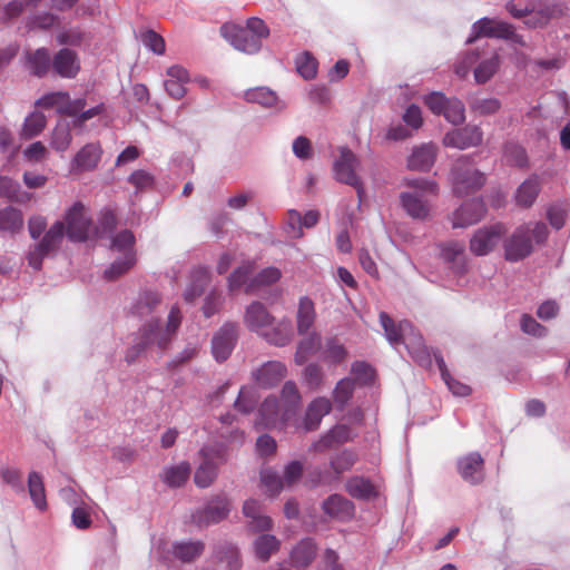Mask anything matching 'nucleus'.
I'll return each mask as SVG.
<instances>
[{"label":"nucleus","mask_w":570,"mask_h":570,"mask_svg":"<svg viewBox=\"0 0 570 570\" xmlns=\"http://www.w3.org/2000/svg\"><path fill=\"white\" fill-rule=\"evenodd\" d=\"M243 321L248 331L257 334L272 345L285 346L293 337L291 321L281 320L276 322V318L262 302H252L245 308Z\"/></svg>","instance_id":"nucleus-1"},{"label":"nucleus","mask_w":570,"mask_h":570,"mask_svg":"<svg viewBox=\"0 0 570 570\" xmlns=\"http://www.w3.org/2000/svg\"><path fill=\"white\" fill-rule=\"evenodd\" d=\"M406 190L400 194V203L404 212L413 219L428 220L431 218L432 198L439 194L434 180L414 178L404 180Z\"/></svg>","instance_id":"nucleus-2"},{"label":"nucleus","mask_w":570,"mask_h":570,"mask_svg":"<svg viewBox=\"0 0 570 570\" xmlns=\"http://www.w3.org/2000/svg\"><path fill=\"white\" fill-rule=\"evenodd\" d=\"M548 235V227L542 222L520 225L504 239V258L508 262L524 259L533 252V243H544Z\"/></svg>","instance_id":"nucleus-3"},{"label":"nucleus","mask_w":570,"mask_h":570,"mask_svg":"<svg viewBox=\"0 0 570 570\" xmlns=\"http://www.w3.org/2000/svg\"><path fill=\"white\" fill-rule=\"evenodd\" d=\"M181 322V313L178 306H173L168 314L165 328H159L157 324H144L140 328V342L131 346L126 354V361L132 363L136 357L148 346L157 345L159 348H166L174 338Z\"/></svg>","instance_id":"nucleus-4"},{"label":"nucleus","mask_w":570,"mask_h":570,"mask_svg":"<svg viewBox=\"0 0 570 570\" xmlns=\"http://www.w3.org/2000/svg\"><path fill=\"white\" fill-rule=\"evenodd\" d=\"M360 165L361 161L358 157L347 147L340 148V156L333 165L335 179L356 190L358 204H361L365 194L364 184L356 173Z\"/></svg>","instance_id":"nucleus-5"},{"label":"nucleus","mask_w":570,"mask_h":570,"mask_svg":"<svg viewBox=\"0 0 570 570\" xmlns=\"http://www.w3.org/2000/svg\"><path fill=\"white\" fill-rule=\"evenodd\" d=\"M65 229L62 222H56L47 230L42 239L29 250L27 259L32 268L40 269L42 259L60 246L65 236Z\"/></svg>","instance_id":"nucleus-6"},{"label":"nucleus","mask_w":570,"mask_h":570,"mask_svg":"<svg viewBox=\"0 0 570 570\" xmlns=\"http://www.w3.org/2000/svg\"><path fill=\"white\" fill-rule=\"evenodd\" d=\"M230 509V500L225 494H219L212 498L205 507L197 509L191 514V520L197 527L205 528L226 519Z\"/></svg>","instance_id":"nucleus-7"},{"label":"nucleus","mask_w":570,"mask_h":570,"mask_svg":"<svg viewBox=\"0 0 570 570\" xmlns=\"http://www.w3.org/2000/svg\"><path fill=\"white\" fill-rule=\"evenodd\" d=\"M222 37L227 40L236 50L254 55L262 48L257 36L249 33L245 27L233 22H226L220 27Z\"/></svg>","instance_id":"nucleus-8"},{"label":"nucleus","mask_w":570,"mask_h":570,"mask_svg":"<svg viewBox=\"0 0 570 570\" xmlns=\"http://www.w3.org/2000/svg\"><path fill=\"white\" fill-rule=\"evenodd\" d=\"M452 181L455 194L466 195L481 188L485 177L481 171L468 167L464 161L460 160L452 169Z\"/></svg>","instance_id":"nucleus-9"},{"label":"nucleus","mask_w":570,"mask_h":570,"mask_svg":"<svg viewBox=\"0 0 570 570\" xmlns=\"http://www.w3.org/2000/svg\"><path fill=\"white\" fill-rule=\"evenodd\" d=\"M505 228L502 224H494L478 229L470 240V249L478 256L488 255L499 244Z\"/></svg>","instance_id":"nucleus-10"},{"label":"nucleus","mask_w":570,"mask_h":570,"mask_svg":"<svg viewBox=\"0 0 570 570\" xmlns=\"http://www.w3.org/2000/svg\"><path fill=\"white\" fill-rule=\"evenodd\" d=\"M161 296L157 292L144 291L131 305L130 313L138 318L148 320L145 324L154 323L159 328H165V326H160L158 318L154 317L161 308Z\"/></svg>","instance_id":"nucleus-11"},{"label":"nucleus","mask_w":570,"mask_h":570,"mask_svg":"<svg viewBox=\"0 0 570 570\" xmlns=\"http://www.w3.org/2000/svg\"><path fill=\"white\" fill-rule=\"evenodd\" d=\"M67 237L72 242H83L87 239L91 220L87 217L85 206L76 203L66 214Z\"/></svg>","instance_id":"nucleus-12"},{"label":"nucleus","mask_w":570,"mask_h":570,"mask_svg":"<svg viewBox=\"0 0 570 570\" xmlns=\"http://www.w3.org/2000/svg\"><path fill=\"white\" fill-rule=\"evenodd\" d=\"M401 344H404L412 357L422 366L431 365V355L424 344L422 335L409 321L403 323Z\"/></svg>","instance_id":"nucleus-13"},{"label":"nucleus","mask_w":570,"mask_h":570,"mask_svg":"<svg viewBox=\"0 0 570 570\" xmlns=\"http://www.w3.org/2000/svg\"><path fill=\"white\" fill-rule=\"evenodd\" d=\"M511 35L512 24L484 17L472 24L471 36L466 39V43H472L480 37L504 39Z\"/></svg>","instance_id":"nucleus-14"},{"label":"nucleus","mask_w":570,"mask_h":570,"mask_svg":"<svg viewBox=\"0 0 570 570\" xmlns=\"http://www.w3.org/2000/svg\"><path fill=\"white\" fill-rule=\"evenodd\" d=\"M236 323H225L212 340V352L216 361L227 360L238 337Z\"/></svg>","instance_id":"nucleus-15"},{"label":"nucleus","mask_w":570,"mask_h":570,"mask_svg":"<svg viewBox=\"0 0 570 570\" xmlns=\"http://www.w3.org/2000/svg\"><path fill=\"white\" fill-rule=\"evenodd\" d=\"M483 132L478 126L466 125L446 132L443 145L450 148L466 149L481 145Z\"/></svg>","instance_id":"nucleus-16"},{"label":"nucleus","mask_w":570,"mask_h":570,"mask_svg":"<svg viewBox=\"0 0 570 570\" xmlns=\"http://www.w3.org/2000/svg\"><path fill=\"white\" fill-rule=\"evenodd\" d=\"M485 213L484 204L480 199L464 203L451 216L453 228H464L478 223Z\"/></svg>","instance_id":"nucleus-17"},{"label":"nucleus","mask_w":570,"mask_h":570,"mask_svg":"<svg viewBox=\"0 0 570 570\" xmlns=\"http://www.w3.org/2000/svg\"><path fill=\"white\" fill-rule=\"evenodd\" d=\"M101 147L99 144L90 142L85 145L72 158L70 173L79 174L94 170L101 158Z\"/></svg>","instance_id":"nucleus-18"},{"label":"nucleus","mask_w":570,"mask_h":570,"mask_svg":"<svg viewBox=\"0 0 570 570\" xmlns=\"http://www.w3.org/2000/svg\"><path fill=\"white\" fill-rule=\"evenodd\" d=\"M51 67L61 78L72 79L80 70V61L75 51L63 48L52 57Z\"/></svg>","instance_id":"nucleus-19"},{"label":"nucleus","mask_w":570,"mask_h":570,"mask_svg":"<svg viewBox=\"0 0 570 570\" xmlns=\"http://www.w3.org/2000/svg\"><path fill=\"white\" fill-rule=\"evenodd\" d=\"M247 102L257 104L264 108L274 109L279 112L286 108V102L277 96L275 91L268 87H256L248 89L244 94Z\"/></svg>","instance_id":"nucleus-20"},{"label":"nucleus","mask_w":570,"mask_h":570,"mask_svg":"<svg viewBox=\"0 0 570 570\" xmlns=\"http://www.w3.org/2000/svg\"><path fill=\"white\" fill-rule=\"evenodd\" d=\"M356 433L345 424H337L313 444L315 451H326L352 441Z\"/></svg>","instance_id":"nucleus-21"},{"label":"nucleus","mask_w":570,"mask_h":570,"mask_svg":"<svg viewBox=\"0 0 570 570\" xmlns=\"http://www.w3.org/2000/svg\"><path fill=\"white\" fill-rule=\"evenodd\" d=\"M458 469L462 479L471 484H478L484 478L483 459L476 452L461 458L458 461Z\"/></svg>","instance_id":"nucleus-22"},{"label":"nucleus","mask_w":570,"mask_h":570,"mask_svg":"<svg viewBox=\"0 0 570 570\" xmlns=\"http://www.w3.org/2000/svg\"><path fill=\"white\" fill-rule=\"evenodd\" d=\"M438 147L432 142L422 144L413 148L407 159V167L412 170L428 171L433 166Z\"/></svg>","instance_id":"nucleus-23"},{"label":"nucleus","mask_w":570,"mask_h":570,"mask_svg":"<svg viewBox=\"0 0 570 570\" xmlns=\"http://www.w3.org/2000/svg\"><path fill=\"white\" fill-rule=\"evenodd\" d=\"M259 415L265 428H282L291 420L289 417H284L283 406L274 396L264 400L259 407Z\"/></svg>","instance_id":"nucleus-24"},{"label":"nucleus","mask_w":570,"mask_h":570,"mask_svg":"<svg viewBox=\"0 0 570 570\" xmlns=\"http://www.w3.org/2000/svg\"><path fill=\"white\" fill-rule=\"evenodd\" d=\"M286 366L278 361H269L253 373L255 381L263 387L276 385L286 376Z\"/></svg>","instance_id":"nucleus-25"},{"label":"nucleus","mask_w":570,"mask_h":570,"mask_svg":"<svg viewBox=\"0 0 570 570\" xmlns=\"http://www.w3.org/2000/svg\"><path fill=\"white\" fill-rule=\"evenodd\" d=\"M324 513L337 520H350L355 512L354 504L340 494L330 495L322 504Z\"/></svg>","instance_id":"nucleus-26"},{"label":"nucleus","mask_w":570,"mask_h":570,"mask_svg":"<svg viewBox=\"0 0 570 570\" xmlns=\"http://www.w3.org/2000/svg\"><path fill=\"white\" fill-rule=\"evenodd\" d=\"M332 410V403L327 397H316L307 406L303 421L305 431H314L321 424L322 419Z\"/></svg>","instance_id":"nucleus-27"},{"label":"nucleus","mask_w":570,"mask_h":570,"mask_svg":"<svg viewBox=\"0 0 570 570\" xmlns=\"http://www.w3.org/2000/svg\"><path fill=\"white\" fill-rule=\"evenodd\" d=\"M26 68L36 77L42 78L50 70L52 58L46 48L24 52Z\"/></svg>","instance_id":"nucleus-28"},{"label":"nucleus","mask_w":570,"mask_h":570,"mask_svg":"<svg viewBox=\"0 0 570 570\" xmlns=\"http://www.w3.org/2000/svg\"><path fill=\"white\" fill-rule=\"evenodd\" d=\"M205 550L200 540L176 541L171 546V553L175 559L184 563H191L198 559Z\"/></svg>","instance_id":"nucleus-29"},{"label":"nucleus","mask_w":570,"mask_h":570,"mask_svg":"<svg viewBox=\"0 0 570 570\" xmlns=\"http://www.w3.org/2000/svg\"><path fill=\"white\" fill-rule=\"evenodd\" d=\"M210 274L207 268L198 267L191 272L190 283L184 292V298L186 302L191 303L198 298L209 284Z\"/></svg>","instance_id":"nucleus-30"},{"label":"nucleus","mask_w":570,"mask_h":570,"mask_svg":"<svg viewBox=\"0 0 570 570\" xmlns=\"http://www.w3.org/2000/svg\"><path fill=\"white\" fill-rule=\"evenodd\" d=\"M316 556V544L309 538L299 541L291 551L292 564L296 568H306Z\"/></svg>","instance_id":"nucleus-31"},{"label":"nucleus","mask_w":570,"mask_h":570,"mask_svg":"<svg viewBox=\"0 0 570 570\" xmlns=\"http://www.w3.org/2000/svg\"><path fill=\"white\" fill-rule=\"evenodd\" d=\"M315 317L316 313L313 301L307 296L301 297L296 314L298 334H306L313 326Z\"/></svg>","instance_id":"nucleus-32"},{"label":"nucleus","mask_w":570,"mask_h":570,"mask_svg":"<svg viewBox=\"0 0 570 570\" xmlns=\"http://www.w3.org/2000/svg\"><path fill=\"white\" fill-rule=\"evenodd\" d=\"M283 406V415L284 417L292 419L301 402V394L296 387V384L292 381H287L281 394V400H278Z\"/></svg>","instance_id":"nucleus-33"},{"label":"nucleus","mask_w":570,"mask_h":570,"mask_svg":"<svg viewBox=\"0 0 570 570\" xmlns=\"http://www.w3.org/2000/svg\"><path fill=\"white\" fill-rule=\"evenodd\" d=\"M540 191V183L537 177L524 180L515 193V202L519 206L530 207L535 202Z\"/></svg>","instance_id":"nucleus-34"},{"label":"nucleus","mask_w":570,"mask_h":570,"mask_svg":"<svg viewBox=\"0 0 570 570\" xmlns=\"http://www.w3.org/2000/svg\"><path fill=\"white\" fill-rule=\"evenodd\" d=\"M22 227L23 216L19 209L11 206L0 209V232L17 234Z\"/></svg>","instance_id":"nucleus-35"},{"label":"nucleus","mask_w":570,"mask_h":570,"mask_svg":"<svg viewBox=\"0 0 570 570\" xmlns=\"http://www.w3.org/2000/svg\"><path fill=\"white\" fill-rule=\"evenodd\" d=\"M464 249L465 246L463 243L458 240H450L440 245V255L445 262L453 264L458 273H462V257Z\"/></svg>","instance_id":"nucleus-36"},{"label":"nucleus","mask_w":570,"mask_h":570,"mask_svg":"<svg viewBox=\"0 0 570 570\" xmlns=\"http://www.w3.org/2000/svg\"><path fill=\"white\" fill-rule=\"evenodd\" d=\"M190 474L188 462H180L177 465L166 468L161 473V480L171 488H178L185 484Z\"/></svg>","instance_id":"nucleus-37"},{"label":"nucleus","mask_w":570,"mask_h":570,"mask_svg":"<svg viewBox=\"0 0 570 570\" xmlns=\"http://www.w3.org/2000/svg\"><path fill=\"white\" fill-rule=\"evenodd\" d=\"M210 452H205V459L195 472L194 481L199 488H208L217 476V466L210 462Z\"/></svg>","instance_id":"nucleus-38"},{"label":"nucleus","mask_w":570,"mask_h":570,"mask_svg":"<svg viewBox=\"0 0 570 570\" xmlns=\"http://www.w3.org/2000/svg\"><path fill=\"white\" fill-rule=\"evenodd\" d=\"M28 490L30 498L37 509L43 511L47 509L46 491L41 475L38 472H31L28 476Z\"/></svg>","instance_id":"nucleus-39"},{"label":"nucleus","mask_w":570,"mask_h":570,"mask_svg":"<svg viewBox=\"0 0 570 570\" xmlns=\"http://www.w3.org/2000/svg\"><path fill=\"white\" fill-rule=\"evenodd\" d=\"M346 491L356 499L368 500L376 495L375 488L370 480L362 476L351 478L346 483Z\"/></svg>","instance_id":"nucleus-40"},{"label":"nucleus","mask_w":570,"mask_h":570,"mask_svg":"<svg viewBox=\"0 0 570 570\" xmlns=\"http://www.w3.org/2000/svg\"><path fill=\"white\" fill-rule=\"evenodd\" d=\"M434 358H435L438 367H439V370L441 372V376H442L443 381L445 382L446 386L449 387V390L454 395H458V396H466V395H469L470 392H471L470 386H468V385H465V384L454 380L450 375L442 355L440 353H434Z\"/></svg>","instance_id":"nucleus-41"},{"label":"nucleus","mask_w":570,"mask_h":570,"mask_svg":"<svg viewBox=\"0 0 570 570\" xmlns=\"http://www.w3.org/2000/svg\"><path fill=\"white\" fill-rule=\"evenodd\" d=\"M46 125V116L40 111H33L24 119L20 136L23 139H31L40 135Z\"/></svg>","instance_id":"nucleus-42"},{"label":"nucleus","mask_w":570,"mask_h":570,"mask_svg":"<svg viewBox=\"0 0 570 570\" xmlns=\"http://www.w3.org/2000/svg\"><path fill=\"white\" fill-rule=\"evenodd\" d=\"M136 263V253L127 252L121 257L115 259L111 265L105 271L104 276L108 281H114L119 276L127 273Z\"/></svg>","instance_id":"nucleus-43"},{"label":"nucleus","mask_w":570,"mask_h":570,"mask_svg":"<svg viewBox=\"0 0 570 570\" xmlns=\"http://www.w3.org/2000/svg\"><path fill=\"white\" fill-rule=\"evenodd\" d=\"M381 326L384 330V334L386 340L390 342L391 345L396 347L401 344V338L403 334V323L404 321H401L399 323H395L387 313L381 312L379 315Z\"/></svg>","instance_id":"nucleus-44"},{"label":"nucleus","mask_w":570,"mask_h":570,"mask_svg":"<svg viewBox=\"0 0 570 570\" xmlns=\"http://www.w3.org/2000/svg\"><path fill=\"white\" fill-rule=\"evenodd\" d=\"M282 276V273L276 267H266L256 274L249 282L246 293L255 292L262 286H267L276 283Z\"/></svg>","instance_id":"nucleus-45"},{"label":"nucleus","mask_w":570,"mask_h":570,"mask_svg":"<svg viewBox=\"0 0 570 570\" xmlns=\"http://www.w3.org/2000/svg\"><path fill=\"white\" fill-rule=\"evenodd\" d=\"M255 553L262 561H267L273 552L279 548V541L275 535L262 534L254 542Z\"/></svg>","instance_id":"nucleus-46"},{"label":"nucleus","mask_w":570,"mask_h":570,"mask_svg":"<svg viewBox=\"0 0 570 570\" xmlns=\"http://www.w3.org/2000/svg\"><path fill=\"white\" fill-rule=\"evenodd\" d=\"M356 460V454L350 450H344L333 456L330 461V466L335 474L334 479H338L342 473L351 470Z\"/></svg>","instance_id":"nucleus-47"},{"label":"nucleus","mask_w":570,"mask_h":570,"mask_svg":"<svg viewBox=\"0 0 570 570\" xmlns=\"http://www.w3.org/2000/svg\"><path fill=\"white\" fill-rule=\"evenodd\" d=\"M254 264L250 262L244 263L239 267H237L228 277V287L230 291H235L247 285L250 282V274L253 273Z\"/></svg>","instance_id":"nucleus-48"},{"label":"nucleus","mask_w":570,"mask_h":570,"mask_svg":"<svg viewBox=\"0 0 570 570\" xmlns=\"http://www.w3.org/2000/svg\"><path fill=\"white\" fill-rule=\"evenodd\" d=\"M355 389L354 380L351 377H344L340 380L333 391L334 402L338 407H344L346 403L353 396V392Z\"/></svg>","instance_id":"nucleus-49"},{"label":"nucleus","mask_w":570,"mask_h":570,"mask_svg":"<svg viewBox=\"0 0 570 570\" xmlns=\"http://www.w3.org/2000/svg\"><path fill=\"white\" fill-rule=\"evenodd\" d=\"M258 396L256 394V391L252 387H242L238 397L235 401V407L237 411L248 414L250 413L257 403Z\"/></svg>","instance_id":"nucleus-50"},{"label":"nucleus","mask_w":570,"mask_h":570,"mask_svg":"<svg viewBox=\"0 0 570 570\" xmlns=\"http://www.w3.org/2000/svg\"><path fill=\"white\" fill-rule=\"evenodd\" d=\"M499 68V57L493 55L491 58L483 60L474 69V78L478 83H485L492 78Z\"/></svg>","instance_id":"nucleus-51"},{"label":"nucleus","mask_w":570,"mask_h":570,"mask_svg":"<svg viewBox=\"0 0 570 570\" xmlns=\"http://www.w3.org/2000/svg\"><path fill=\"white\" fill-rule=\"evenodd\" d=\"M445 119L453 124L459 125L465 120V108L461 100L456 98H449L444 111L442 114Z\"/></svg>","instance_id":"nucleus-52"},{"label":"nucleus","mask_w":570,"mask_h":570,"mask_svg":"<svg viewBox=\"0 0 570 570\" xmlns=\"http://www.w3.org/2000/svg\"><path fill=\"white\" fill-rule=\"evenodd\" d=\"M320 335L316 333H311L305 338H303L297 346V351L295 353V361L297 364H303L307 355L313 353L320 346Z\"/></svg>","instance_id":"nucleus-53"},{"label":"nucleus","mask_w":570,"mask_h":570,"mask_svg":"<svg viewBox=\"0 0 570 570\" xmlns=\"http://www.w3.org/2000/svg\"><path fill=\"white\" fill-rule=\"evenodd\" d=\"M261 482L271 495L278 494L285 488L283 478L271 469L262 470Z\"/></svg>","instance_id":"nucleus-54"},{"label":"nucleus","mask_w":570,"mask_h":570,"mask_svg":"<svg viewBox=\"0 0 570 570\" xmlns=\"http://www.w3.org/2000/svg\"><path fill=\"white\" fill-rule=\"evenodd\" d=\"M72 136L68 125L59 124L52 131L51 146L58 151H65L71 144Z\"/></svg>","instance_id":"nucleus-55"},{"label":"nucleus","mask_w":570,"mask_h":570,"mask_svg":"<svg viewBox=\"0 0 570 570\" xmlns=\"http://www.w3.org/2000/svg\"><path fill=\"white\" fill-rule=\"evenodd\" d=\"M298 73L306 80L313 79L317 72V61L308 52L302 53L296 59Z\"/></svg>","instance_id":"nucleus-56"},{"label":"nucleus","mask_w":570,"mask_h":570,"mask_svg":"<svg viewBox=\"0 0 570 570\" xmlns=\"http://www.w3.org/2000/svg\"><path fill=\"white\" fill-rule=\"evenodd\" d=\"M134 244H135L134 234L130 230L125 229V230H121L120 233H118L112 238L111 249L116 250L119 254L125 256V254H127V252H135Z\"/></svg>","instance_id":"nucleus-57"},{"label":"nucleus","mask_w":570,"mask_h":570,"mask_svg":"<svg viewBox=\"0 0 570 570\" xmlns=\"http://www.w3.org/2000/svg\"><path fill=\"white\" fill-rule=\"evenodd\" d=\"M470 107L472 111L485 116L495 114L500 109L501 104L495 98H473L470 101Z\"/></svg>","instance_id":"nucleus-58"},{"label":"nucleus","mask_w":570,"mask_h":570,"mask_svg":"<svg viewBox=\"0 0 570 570\" xmlns=\"http://www.w3.org/2000/svg\"><path fill=\"white\" fill-rule=\"evenodd\" d=\"M68 98L67 91H55L49 92L40 97L36 101V106L41 108H52L55 107L59 114H61V107L65 105L66 99Z\"/></svg>","instance_id":"nucleus-59"},{"label":"nucleus","mask_w":570,"mask_h":570,"mask_svg":"<svg viewBox=\"0 0 570 570\" xmlns=\"http://www.w3.org/2000/svg\"><path fill=\"white\" fill-rule=\"evenodd\" d=\"M503 153L507 161L511 165L521 167L527 163L525 150L518 144L507 142Z\"/></svg>","instance_id":"nucleus-60"},{"label":"nucleus","mask_w":570,"mask_h":570,"mask_svg":"<svg viewBox=\"0 0 570 570\" xmlns=\"http://www.w3.org/2000/svg\"><path fill=\"white\" fill-rule=\"evenodd\" d=\"M520 326L523 333L535 337H543L548 330L529 314H523L520 320Z\"/></svg>","instance_id":"nucleus-61"},{"label":"nucleus","mask_w":570,"mask_h":570,"mask_svg":"<svg viewBox=\"0 0 570 570\" xmlns=\"http://www.w3.org/2000/svg\"><path fill=\"white\" fill-rule=\"evenodd\" d=\"M141 42L156 55H163L165 52V40L154 30L142 32Z\"/></svg>","instance_id":"nucleus-62"},{"label":"nucleus","mask_w":570,"mask_h":570,"mask_svg":"<svg viewBox=\"0 0 570 570\" xmlns=\"http://www.w3.org/2000/svg\"><path fill=\"white\" fill-rule=\"evenodd\" d=\"M351 373L354 376V382L357 381L362 385L368 384L374 375L373 368L365 362L353 363Z\"/></svg>","instance_id":"nucleus-63"},{"label":"nucleus","mask_w":570,"mask_h":570,"mask_svg":"<svg viewBox=\"0 0 570 570\" xmlns=\"http://www.w3.org/2000/svg\"><path fill=\"white\" fill-rule=\"evenodd\" d=\"M303 474V464L299 461H292L284 468L283 481L289 488L299 481Z\"/></svg>","instance_id":"nucleus-64"}]
</instances>
